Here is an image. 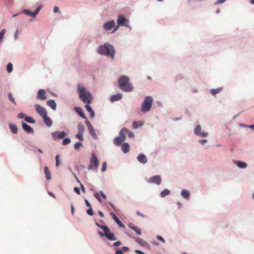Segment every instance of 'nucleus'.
<instances>
[{
  "instance_id": "c756f323",
  "label": "nucleus",
  "mask_w": 254,
  "mask_h": 254,
  "mask_svg": "<svg viewBox=\"0 0 254 254\" xmlns=\"http://www.w3.org/2000/svg\"><path fill=\"white\" fill-rule=\"evenodd\" d=\"M143 123L142 122L134 121L132 123V127L133 128H137L143 125Z\"/></svg>"
},
{
  "instance_id": "79ce46f5",
  "label": "nucleus",
  "mask_w": 254,
  "mask_h": 254,
  "mask_svg": "<svg viewBox=\"0 0 254 254\" xmlns=\"http://www.w3.org/2000/svg\"><path fill=\"white\" fill-rule=\"evenodd\" d=\"M82 146V144L80 142H76L74 144V149H78L80 146Z\"/></svg>"
},
{
  "instance_id": "13d9d810",
  "label": "nucleus",
  "mask_w": 254,
  "mask_h": 254,
  "mask_svg": "<svg viewBox=\"0 0 254 254\" xmlns=\"http://www.w3.org/2000/svg\"><path fill=\"white\" fill-rule=\"evenodd\" d=\"M40 9V7H38V8H37L35 10V11L34 12V14H35V17L36 16L37 14L39 13Z\"/></svg>"
},
{
  "instance_id": "09e8293b",
  "label": "nucleus",
  "mask_w": 254,
  "mask_h": 254,
  "mask_svg": "<svg viewBox=\"0 0 254 254\" xmlns=\"http://www.w3.org/2000/svg\"><path fill=\"white\" fill-rule=\"evenodd\" d=\"M106 170V163L104 162L102 168V172H105Z\"/></svg>"
},
{
  "instance_id": "0e129e2a",
  "label": "nucleus",
  "mask_w": 254,
  "mask_h": 254,
  "mask_svg": "<svg viewBox=\"0 0 254 254\" xmlns=\"http://www.w3.org/2000/svg\"><path fill=\"white\" fill-rule=\"evenodd\" d=\"M136 214L138 216H141L142 217H144V215L143 214H142L141 213H140L139 211H137L136 212Z\"/></svg>"
},
{
  "instance_id": "49530a36",
  "label": "nucleus",
  "mask_w": 254,
  "mask_h": 254,
  "mask_svg": "<svg viewBox=\"0 0 254 254\" xmlns=\"http://www.w3.org/2000/svg\"><path fill=\"white\" fill-rule=\"evenodd\" d=\"M95 197L98 200H99L100 202H101V199L99 196V194L97 192H95L94 194Z\"/></svg>"
},
{
  "instance_id": "de8ad7c7",
  "label": "nucleus",
  "mask_w": 254,
  "mask_h": 254,
  "mask_svg": "<svg viewBox=\"0 0 254 254\" xmlns=\"http://www.w3.org/2000/svg\"><path fill=\"white\" fill-rule=\"evenodd\" d=\"M74 191L78 194H80V190H79V188H78V187H75L74 188Z\"/></svg>"
},
{
  "instance_id": "cd10ccee",
  "label": "nucleus",
  "mask_w": 254,
  "mask_h": 254,
  "mask_svg": "<svg viewBox=\"0 0 254 254\" xmlns=\"http://www.w3.org/2000/svg\"><path fill=\"white\" fill-rule=\"evenodd\" d=\"M181 194L184 198L188 199L190 196V193L188 190H183L181 191Z\"/></svg>"
},
{
  "instance_id": "338daca9",
  "label": "nucleus",
  "mask_w": 254,
  "mask_h": 254,
  "mask_svg": "<svg viewBox=\"0 0 254 254\" xmlns=\"http://www.w3.org/2000/svg\"><path fill=\"white\" fill-rule=\"evenodd\" d=\"M206 142H207V140H206V139H202L200 141V143L202 144V145H204V143H205Z\"/></svg>"
},
{
  "instance_id": "f3484780",
  "label": "nucleus",
  "mask_w": 254,
  "mask_h": 254,
  "mask_svg": "<svg viewBox=\"0 0 254 254\" xmlns=\"http://www.w3.org/2000/svg\"><path fill=\"white\" fill-rule=\"evenodd\" d=\"M128 132V129L126 128H123L120 131V133H119V136L122 139H123V140L125 141V139H126V133L127 132Z\"/></svg>"
},
{
  "instance_id": "8fccbe9b",
  "label": "nucleus",
  "mask_w": 254,
  "mask_h": 254,
  "mask_svg": "<svg viewBox=\"0 0 254 254\" xmlns=\"http://www.w3.org/2000/svg\"><path fill=\"white\" fill-rule=\"evenodd\" d=\"M25 117H26L25 114L22 113H21L18 115V118L20 119H22Z\"/></svg>"
},
{
  "instance_id": "37998d69",
  "label": "nucleus",
  "mask_w": 254,
  "mask_h": 254,
  "mask_svg": "<svg viewBox=\"0 0 254 254\" xmlns=\"http://www.w3.org/2000/svg\"><path fill=\"white\" fill-rule=\"evenodd\" d=\"M5 30L3 29L0 32V42L2 40L3 38L4 34L5 33Z\"/></svg>"
},
{
  "instance_id": "393cba45",
  "label": "nucleus",
  "mask_w": 254,
  "mask_h": 254,
  "mask_svg": "<svg viewBox=\"0 0 254 254\" xmlns=\"http://www.w3.org/2000/svg\"><path fill=\"white\" fill-rule=\"evenodd\" d=\"M47 105L49 106L52 109L55 110L56 109V103L55 101L53 100H49L47 103Z\"/></svg>"
},
{
  "instance_id": "a18cd8bd",
  "label": "nucleus",
  "mask_w": 254,
  "mask_h": 254,
  "mask_svg": "<svg viewBox=\"0 0 254 254\" xmlns=\"http://www.w3.org/2000/svg\"><path fill=\"white\" fill-rule=\"evenodd\" d=\"M59 157H60L59 155H57L56 157V165L57 167H58L60 165Z\"/></svg>"
},
{
  "instance_id": "f03ea898",
  "label": "nucleus",
  "mask_w": 254,
  "mask_h": 254,
  "mask_svg": "<svg viewBox=\"0 0 254 254\" xmlns=\"http://www.w3.org/2000/svg\"><path fill=\"white\" fill-rule=\"evenodd\" d=\"M97 52L100 55L109 56L112 59H114L115 51L114 47L108 43H105L103 45L99 46Z\"/></svg>"
},
{
  "instance_id": "864d4df0",
  "label": "nucleus",
  "mask_w": 254,
  "mask_h": 254,
  "mask_svg": "<svg viewBox=\"0 0 254 254\" xmlns=\"http://www.w3.org/2000/svg\"><path fill=\"white\" fill-rule=\"evenodd\" d=\"M100 193L101 195V196L104 198V199H106L107 198V196L106 195V194L102 191H100Z\"/></svg>"
},
{
  "instance_id": "4be33fe9",
  "label": "nucleus",
  "mask_w": 254,
  "mask_h": 254,
  "mask_svg": "<svg viewBox=\"0 0 254 254\" xmlns=\"http://www.w3.org/2000/svg\"><path fill=\"white\" fill-rule=\"evenodd\" d=\"M122 94L120 93L115 94L111 96V100L112 102L118 101L122 98Z\"/></svg>"
},
{
  "instance_id": "2f4dec72",
  "label": "nucleus",
  "mask_w": 254,
  "mask_h": 254,
  "mask_svg": "<svg viewBox=\"0 0 254 254\" xmlns=\"http://www.w3.org/2000/svg\"><path fill=\"white\" fill-rule=\"evenodd\" d=\"M170 193V191L168 189H165L160 193V196L162 197H164L166 195H169Z\"/></svg>"
},
{
  "instance_id": "f257e3e1",
  "label": "nucleus",
  "mask_w": 254,
  "mask_h": 254,
  "mask_svg": "<svg viewBox=\"0 0 254 254\" xmlns=\"http://www.w3.org/2000/svg\"><path fill=\"white\" fill-rule=\"evenodd\" d=\"M77 92L79 98L85 104L91 103L93 98L91 93L80 84L77 85Z\"/></svg>"
},
{
  "instance_id": "bb28decb",
  "label": "nucleus",
  "mask_w": 254,
  "mask_h": 254,
  "mask_svg": "<svg viewBox=\"0 0 254 254\" xmlns=\"http://www.w3.org/2000/svg\"><path fill=\"white\" fill-rule=\"evenodd\" d=\"M44 172L46 176V178L48 180H50L51 179V173L48 167L46 166L44 167Z\"/></svg>"
},
{
  "instance_id": "0eeeda50",
  "label": "nucleus",
  "mask_w": 254,
  "mask_h": 254,
  "mask_svg": "<svg viewBox=\"0 0 254 254\" xmlns=\"http://www.w3.org/2000/svg\"><path fill=\"white\" fill-rule=\"evenodd\" d=\"M128 20L123 15H119L117 19V23L119 26H128Z\"/></svg>"
},
{
  "instance_id": "5701e85b",
  "label": "nucleus",
  "mask_w": 254,
  "mask_h": 254,
  "mask_svg": "<svg viewBox=\"0 0 254 254\" xmlns=\"http://www.w3.org/2000/svg\"><path fill=\"white\" fill-rule=\"evenodd\" d=\"M88 127V129L90 134L93 137H96V134L93 127L91 126L90 124L88 122L87 123Z\"/></svg>"
},
{
  "instance_id": "ea45409f",
  "label": "nucleus",
  "mask_w": 254,
  "mask_h": 254,
  "mask_svg": "<svg viewBox=\"0 0 254 254\" xmlns=\"http://www.w3.org/2000/svg\"><path fill=\"white\" fill-rule=\"evenodd\" d=\"M70 139L69 138H65L64 139V140H63V144L64 145H65L68 144L69 143H70Z\"/></svg>"
},
{
  "instance_id": "6e6552de",
  "label": "nucleus",
  "mask_w": 254,
  "mask_h": 254,
  "mask_svg": "<svg viewBox=\"0 0 254 254\" xmlns=\"http://www.w3.org/2000/svg\"><path fill=\"white\" fill-rule=\"evenodd\" d=\"M35 108L37 113L40 115L42 118L46 116L47 114L46 110L40 106V105L36 104L35 106Z\"/></svg>"
},
{
  "instance_id": "052dcab7",
  "label": "nucleus",
  "mask_w": 254,
  "mask_h": 254,
  "mask_svg": "<svg viewBox=\"0 0 254 254\" xmlns=\"http://www.w3.org/2000/svg\"><path fill=\"white\" fill-rule=\"evenodd\" d=\"M80 187H81V190H82L84 193H85V188H84V186L83 185V184H80Z\"/></svg>"
},
{
  "instance_id": "20e7f679",
  "label": "nucleus",
  "mask_w": 254,
  "mask_h": 254,
  "mask_svg": "<svg viewBox=\"0 0 254 254\" xmlns=\"http://www.w3.org/2000/svg\"><path fill=\"white\" fill-rule=\"evenodd\" d=\"M153 102V98L151 96H147L145 98L141 108V111L143 113H146L150 110Z\"/></svg>"
},
{
  "instance_id": "4468645a",
  "label": "nucleus",
  "mask_w": 254,
  "mask_h": 254,
  "mask_svg": "<svg viewBox=\"0 0 254 254\" xmlns=\"http://www.w3.org/2000/svg\"><path fill=\"white\" fill-rule=\"evenodd\" d=\"M22 128L27 133H33V129L29 125H27L25 123H22Z\"/></svg>"
},
{
  "instance_id": "412c9836",
  "label": "nucleus",
  "mask_w": 254,
  "mask_h": 254,
  "mask_svg": "<svg viewBox=\"0 0 254 254\" xmlns=\"http://www.w3.org/2000/svg\"><path fill=\"white\" fill-rule=\"evenodd\" d=\"M43 118L46 125L48 127H50L53 123L52 120L49 117H47V115H46V116L43 117Z\"/></svg>"
},
{
  "instance_id": "9b49d317",
  "label": "nucleus",
  "mask_w": 254,
  "mask_h": 254,
  "mask_svg": "<svg viewBox=\"0 0 254 254\" xmlns=\"http://www.w3.org/2000/svg\"><path fill=\"white\" fill-rule=\"evenodd\" d=\"M52 135L53 136L54 139H56L58 138L62 139L64 137V136H65V133L64 131H55L52 133Z\"/></svg>"
},
{
  "instance_id": "a211bd4d",
  "label": "nucleus",
  "mask_w": 254,
  "mask_h": 254,
  "mask_svg": "<svg viewBox=\"0 0 254 254\" xmlns=\"http://www.w3.org/2000/svg\"><path fill=\"white\" fill-rule=\"evenodd\" d=\"M128 227L130 228H131V229H132L133 231H134L137 235H141V230L137 227L133 226L132 224H128Z\"/></svg>"
},
{
  "instance_id": "bf43d9fd",
  "label": "nucleus",
  "mask_w": 254,
  "mask_h": 254,
  "mask_svg": "<svg viewBox=\"0 0 254 254\" xmlns=\"http://www.w3.org/2000/svg\"><path fill=\"white\" fill-rule=\"evenodd\" d=\"M226 0H218L216 1V4H221V3H223L224 2H225Z\"/></svg>"
},
{
  "instance_id": "6e6d98bb",
  "label": "nucleus",
  "mask_w": 254,
  "mask_h": 254,
  "mask_svg": "<svg viewBox=\"0 0 254 254\" xmlns=\"http://www.w3.org/2000/svg\"><path fill=\"white\" fill-rule=\"evenodd\" d=\"M134 252L137 254H145L143 252L138 250H135Z\"/></svg>"
},
{
  "instance_id": "7ed1b4c3",
  "label": "nucleus",
  "mask_w": 254,
  "mask_h": 254,
  "mask_svg": "<svg viewBox=\"0 0 254 254\" xmlns=\"http://www.w3.org/2000/svg\"><path fill=\"white\" fill-rule=\"evenodd\" d=\"M120 88L126 92H130L133 90V86L129 83V78L127 76L122 75L118 80Z\"/></svg>"
},
{
  "instance_id": "3c124183",
  "label": "nucleus",
  "mask_w": 254,
  "mask_h": 254,
  "mask_svg": "<svg viewBox=\"0 0 254 254\" xmlns=\"http://www.w3.org/2000/svg\"><path fill=\"white\" fill-rule=\"evenodd\" d=\"M127 134H128V135L129 137H133L134 136V134L133 132H130L128 130V132H127Z\"/></svg>"
},
{
  "instance_id": "b1692460",
  "label": "nucleus",
  "mask_w": 254,
  "mask_h": 254,
  "mask_svg": "<svg viewBox=\"0 0 254 254\" xmlns=\"http://www.w3.org/2000/svg\"><path fill=\"white\" fill-rule=\"evenodd\" d=\"M129 148H130V147L128 143H124L122 144V149L123 151L125 153H127V152H128L129 150Z\"/></svg>"
},
{
  "instance_id": "6ab92c4d",
  "label": "nucleus",
  "mask_w": 254,
  "mask_h": 254,
  "mask_svg": "<svg viewBox=\"0 0 254 254\" xmlns=\"http://www.w3.org/2000/svg\"><path fill=\"white\" fill-rule=\"evenodd\" d=\"M124 141L119 136L116 137L114 139V143L116 146H120Z\"/></svg>"
},
{
  "instance_id": "aec40b11",
  "label": "nucleus",
  "mask_w": 254,
  "mask_h": 254,
  "mask_svg": "<svg viewBox=\"0 0 254 254\" xmlns=\"http://www.w3.org/2000/svg\"><path fill=\"white\" fill-rule=\"evenodd\" d=\"M90 104H86L85 107L86 110L89 113L90 118H93L94 116V112L89 105Z\"/></svg>"
},
{
  "instance_id": "72a5a7b5",
  "label": "nucleus",
  "mask_w": 254,
  "mask_h": 254,
  "mask_svg": "<svg viewBox=\"0 0 254 254\" xmlns=\"http://www.w3.org/2000/svg\"><path fill=\"white\" fill-rule=\"evenodd\" d=\"M135 242L141 246H144L146 244V242L140 238H136Z\"/></svg>"
},
{
  "instance_id": "c9c22d12",
  "label": "nucleus",
  "mask_w": 254,
  "mask_h": 254,
  "mask_svg": "<svg viewBox=\"0 0 254 254\" xmlns=\"http://www.w3.org/2000/svg\"><path fill=\"white\" fill-rule=\"evenodd\" d=\"M77 129H78V132L83 133L84 130V126L81 123L79 124L78 125Z\"/></svg>"
},
{
  "instance_id": "423d86ee",
  "label": "nucleus",
  "mask_w": 254,
  "mask_h": 254,
  "mask_svg": "<svg viewBox=\"0 0 254 254\" xmlns=\"http://www.w3.org/2000/svg\"><path fill=\"white\" fill-rule=\"evenodd\" d=\"M103 231L105 236L110 241H115L116 238L113 233H110L109 229L107 227H103Z\"/></svg>"
},
{
  "instance_id": "58836bf2",
  "label": "nucleus",
  "mask_w": 254,
  "mask_h": 254,
  "mask_svg": "<svg viewBox=\"0 0 254 254\" xmlns=\"http://www.w3.org/2000/svg\"><path fill=\"white\" fill-rule=\"evenodd\" d=\"M12 64L11 63H8L6 66V70L8 72H11L12 70Z\"/></svg>"
},
{
  "instance_id": "1a4fd4ad",
  "label": "nucleus",
  "mask_w": 254,
  "mask_h": 254,
  "mask_svg": "<svg viewBox=\"0 0 254 254\" xmlns=\"http://www.w3.org/2000/svg\"><path fill=\"white\" fill-rule=\"evenodd\" d=\"M148 182L149 183L156 184L159 185L161 182V177L159 175L152 177L148 180Z\"/></svg>"
},
{
  "instance_id": "f704fd0d",
  "label": "nucleus",
  "mask_w": 254,
  "mask_h": 254,
  "mask_svg": "<svg viewBox=\"0 0 254 254\" xmlns=\"http://www.w3.org/2000/svg\"><path fill=\"white\" fill-rule=\"evenodd\" d=\"M23 12L27 15H29V16H32V17H35V14L34 13V12H32L29 10H27V9H24L23 10Z\"/></svg>"
},
{
  "instance_id": "603ef678",
  "label": "nucleus",
  "mask_w": 254,
  "mask_h": 254,
  "mask_svg": "<svg viewBox=\"0 0 254 254\" xmlns=\"http://www.w3.org/2000/svg\"><path fill=\"white\" fill-rule=\"evenodd\" d=\"M157 239L159 240V241H162L163 243H165L164 239L161 236H158L157 237Z\"/></svg>"
},
{
  "instance_id": "e2e57ef3",
  "label": "nucleus",
  "mask_w": 254,
  "mask_h": 254,
  "mask_svg": "<svg viewBox=\"0 0 254 254\" xmlns=\"http://www.w3.org/2000/svg\"><path fill=\"white\" fill-rule=\"evenodd\" d=\"M18 34H19V31H18V30L17 29V30H16V31L15 32V34H14L15 39L17 38Z\"/></svg>"
},
{
  "instance_id": "ddd939ff",
  "label": "nucleus",
  "mask_w": 254,
  "mask_h": 254,
  "mask_svg": "<svg viewBox=\"0 0 254 254\" xmlns=\"http://www.w3.org/2000/svg\"><path fill=\"white\" fill-rule=\"evenodd\" d=\"M115 26V22L114 21H110L105 23L103 27L105 29L107 30H110L114 28Z\"/></svg>"
},
{
  "instance_id": "f8f14e48",
  "label": "nucleus",
  "mask_w": 254,
  "mask_h": 254,
  "mask_svg": "<svg viewBox=\"0 0 254 254\" xmlns=\"http://www.w3.org/2000/svg\"><path fill=\"white\" fill-rule=\"evenodd\" d=\"M37 98L41 100H45L46 99L47 97L46 96V92L44 89H40L38 91Z\"/></svg>"
},
{
  "instance_id": "5fc2aeb1",
  "label": "nucleus",
  "mask_w": 254,
  "mask_h": 254,
  "mask_svg": "<svg viewBox=\"0 0 254 254\" xmlns=\"http://www.w3.org/2000/svg\"><path fill=\"white\" fill-rule=\"evenodd\" d=\"M122 244L121 242H120V241H117L115 243H114L113 245L115 246V247H117V246H120Z\"/></svg>"
},
{
  "instance_id": "9d476101",
  "label": "nucleus",
  "mask_w": 254,
  "mask_h": 254,
  "mask_svg": "<svg viewBox=\"0 0 254 254\" xmlns=\"http://www.w3.org/2000/svg\"><path fill=\"white\" fill-rule=\"evenodd\" d=\"M194 133L202 137H205L207 136L208 133L206 132H201V127L199 125L197 126L194 129Z\"/></svg>"
},
{
  "instance_id": "7c9ffc66",
  "label": "nucleus",
  "mask_w": 254,
  "mask_h": 254,
  "mask_svg": "<svg viewBox=\"0 0 254 254\" xmlns=\"http://www.w3.org/2000/svg\"><path fill=\"white\" fill-rule=\"evenodd\" d=\"M113 218L116 222L121 226H124L123 224L121 222L118 217L114 214H113Z\"/></svg>"
},
{
  "instance_id": "4d7b16f0",
  "label": "nucleus",
  "mask_w": 254,
  "mask_h": 254,
  "mask_svg": "<svg viewBox=\"0 0 254 254\" xmlns=\"http://www.w3.org/2000/svg\"><path fill=\"white\" fill-rule=\"evenodd\" d=\"M85 202L87 207H91V204L89 202V201L87 199L85 200Z\"/></svg>"
},
{
  "instance_id": "2eb2a0df",
  "label": "nucleus",
  "mask_w": 254,
  "mask_h": 254,
  "mask_svg": "<svg viewBox=\"0 0 254 254\" xmlns=\"http://www.w3.org/2000/svg\"><path fill=\"white\" fill-rule=\"evenodd\" d=\"M137 160L141 163L145 164L147 162V158L144 154H140L137 157Z\"/></svg>"
},
{
  "instance_id": "e433bc0d",
  "label": "nucleus",
  "mask_w": 254,
  "mask_h": 254,
  "mask_svg": "<svg viewBox=\"0 0 254 254\" xmlns=\"http://www.w3.org/2000/svg\"><path fill=\"white\" fill-rule=\"evenodd\" d=\"M25 120L27 122L32 123V124H35V120L31 117H25Z\"/></svg>"
},
{
  "instance_id": "69168bd1",
  "label": "nucleus",
  "mask_w": 254,
  "mask_h": 254,
  "mask_svg": "<svg viewBox=\"0 0 254 254\" xmlns=\"http://www.w3.org/2000/svg\"><path fill=\"white\" fill-rule=\"evenodd\" d=\"M96 225L99 228H102L103 230V227H106L104 225H101L98 223H96Z\"/></svg>"
},
{
  "instance_id": "4c0bfd02",
  "label": "nucleus",
  "mask_w": 254,
  "mask_h": 254,
  "mask_svg": "<svg viewBox=\"0 0 254 254\" xmlns=\"http://www.w3.org/2000/svg\"><path fill=\"white\" fill-rule=\"evenodd\" d=\"M8 99L9 100L12 102L13 103L14 105H15L16 104V103H15V100L12 97V95L11 93H8Z\"/></svg>"
},
{
  "instance_id": "c85d7f7f",
  "label": "nucleus",
  "mask_w": 254,
  "mask_h": 254,
  "mask_svg": "<svg viewBox=\"0 0 254 254\" xmlns=\"http://www.w3.org/2000/svg\"><path fill=\"white\" fill-rule=\"evenodd\" d=\"M10 130L13 133L16 134L17 133V127L16 126L12 124H9V125Z\"/></svg>"
},
{
  "instance_id": "39448f33",
  "label": "nucleus",
  "mask_w": 254,
  "mask_h": 254,
  "mask_svg": "<svg viewBox=\"0 0 254 254\" xmlns=\"http://www.w3.org/2000/svg\"><path fill=\"white\" fill-rule=\"evenodd\" d=\"M99 165V161L96 156V155L93 153L92 155V156L90 161V169L96 170Z\"/></svg>"
},
{
  "instance_id": "774afa93",
  "label": "nucleus",
  "mask_w": 254,
  "mask_h": 254,
  "mask_svg": "<svg viewBox=\"0 0 254 254\" xmlns=\"http://www.w3.org/2000/svg\"><path fill=\"white\" fill-rule=\"evenodd\" d=\"M116 254H123V253L121 250H118L116 251Z\"/></svg>"
},
{
  "instance_id": "680f3d73",
  "label": "nucleus",
  "mask_w": 254,
  "mask_h": 254,
  "mask_svg": "<svg viewBox=\"0 0 254 254\" xmlns=\"http://www.w3.org/2000/svg\"><path fill=\"white\" fill-rule=\"evenodd\" d=\"M71 212L72 214L73 215L74 213V207L72 204L71 205Z\"/></svg>"
},
{
  "instance_id": "473e14b6",
  "label": "nucleus",
  "mask_w": 254,
  "mask_h": 254,
  "mask_svg": "<svg viewBox=\"0 0 254 254\" xmlns=\"http://www.w3.org/2000/svg\"><path fill=\"white\" fill-rule=\"evenodd\" d=\"M222 90V88H218L216 89H213L211 90V93L212 95L215 96L216 94L219 93Z\"/></svg>"
},
{
  "instance_id": "a19ab883",
  "label": "nucleus",
  "mask_w": 254,
  "mask_h": 254,
  "mask_svg": "<svg viewBox=\"0 0 254 254\" xmlns=\"http://www.w3.org/2000/svg\"><path fill=\"white\" fill-rule=\"evenodd\" d=\"M83 133L78 132L77 134H76V137L81 141L83 139Z\"/></svg>"
},
{
  "instance_id": "dca6fc26",
  "label": "nucleus",
  "mask_w": 254,
  "mask_h": 254,
  "mask_svg": "<svg viewBox=\"0 0 254 254\" xmlns=\"http://www.w3.org/2000/svg\"><path fill=\"white\" fill-rule=\"evenodd\" d=\"M234 162L240 168L244 169L247 167V164L245 162H242L240 161H234Z\"/></svg>"
},
{
  "instance_id": "c03bdc74",
  "label": "nucleus",
  "mask_w": 254,
  "mask_h": 254,
  "mask_svg": "<svg viewBox=\"0 0 254 254\" xmlns=\"http://www.w3.org/2000/svg\"><path fill=\"white\" fill-rule=\"evenodd\" d=\"M87 213L90 216H92L93 215V212L91 207H89V209L87 210Z\"/></svg>"
},
{
  "instance_id": "a878e982",
  "label": "nucleus",
  "mask_w": 254,
  "mask_h": 254,
  "mask_svg": "<svg viewBox=\"0 0 254 254\" xmlns=\"http://www.w3.org/2000/svg\"><path fill=\"white\" fill-rule=\"evenodd\" d=\"M75 110L79 115V116L81 118H82L83 119L86 118V117L85 115H84V113L83 112V111L81 108H80L79 107H76V108H75Z\"/></svg>"
}]
</instances>
